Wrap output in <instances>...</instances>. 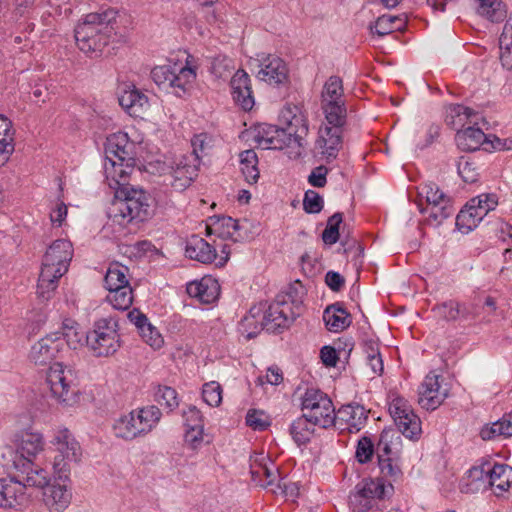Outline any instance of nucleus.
Returning a JSON list of instances; mask_svg holds the SVG:
<instances>
[{
  "label": "nucleus",
  "instance_id": "obj_26",
  "mask_svg": "<svg viewBox=\"0 0 512 512\" xmlns=\"http://www.w3.org/2000/svg\"><path fill=\"white\" fill-rule=\"evenodd\" d=\"M71 499L72 493L66 484H48L43 491V502L52 512H63Z\"/></svg>",
  "mask_w": 512,
  "mask_h": 512
},
{
  "label": "nucleus",
  "instance_id": "obj_24",
  "mask_svg": "<svg viewBox=\"0 0 512 512\" xmlns=\"http://www.w3.org/2000/svg\"><path fill=\"white\" fill-rule=\"evenodd\" d=\"M233 100L245 111L254 106V97L251 88V80L244 70H238L230 81Z\"/></svg>",
  "mask_w": 512,
  "mask_h": 512
},
{
  "label": "nucleus",
  "instance_id": "obj_54",
  "mask_svg": "<svg viewBox=\"0 0 512 512\" xmlns=\"http://www.w3.org/2000/svg\"><path fill=\"white\" fill-rule=\"evenodd\" d=\"M203 400L212 407H217L222 402V388L218 382L211 381L203 385Z\"/></svg>",
  "mask_w": 512,
  "mask_h": 512
},
{
  "label": "nucleus",
  "instance_id": "obj_31",
  "mask_svg": "<svg viewBox=\"0 0 512 512\" xmlns=\"http://www.w3.org/2000/svg\"><path fill=\"white\" fill-rule=\"evenodd\" d=\"M44 448V440L40 433L25 431L17 440V453L22 460L18 463L32 461Z\"/></svg>",
  "mask_w": 512,
  "mask_h": 512
},
{
  "label": "nucleus",
  "instance_id": "obj_44",
  "mask_svg": "<svg viewBox=\"0 0 512 512\" xmlns=\"http://www.w3.org/2000/svg\"><path fill=\"white\" fill-rule=\"evenodd\" d=\"M240 169L249 184H255L259 178V170L257 168L258 158L254 150H245L240 153Z\"/></svg>",
  "mask_w": 512,
  "mask_h": 512
},
{
  "label": "nucleus",
  "instance_id": "obj_41",
  "mask_svg": "<svg viewBox=\"0 0 512 512\" xmlns=\"http://www.w3.org/2000/svg\"><path fill=\"white\" fill-rule=\"evenodd\" d=\"M477 12L491 22H501L506 18V7L501 0H477Z\"/></svg>",
  "mask_w": 512,
  "mask_h": 512
},
{
  "label": "nucleus",
  "instance_id": "obj_12",
  "mask_svg": "<svg viewBox=\"0 0 512 512\" xmlns=\"http://www.w3.org/2000/svg\"><path fill=\"white\" fill-rule=\"evenodd\" d=\"M393 492V485L385 484L383 478H365L360 481L349 496L353 512H365L371 509L377 500Z\"/></svg>",
  "mask_w": 512,
  "mask_h": 512
},
{
  "label": "nucleus",
  "instance_id": "obj_50",
  "mask_svg": "<svg viewBox=\"0 0 512 512\" xmlns=\"http://www.w3.org/2000/svg\"><path fill=\"white\" fill-rule=\"evenodd\" d=\"M237 230L238 222L231 217H222L206 227L207 235L217 234L220 237H232Z\"/></svg>",
  "mask_w": 512,
  "mask_h": 512
},
{
  "label": "nucleus",
  "instance_id": "obj_29",
  "mask_svg": "<svg viewBox=\"0 0 512 512\" xmlns=\"http://www.w3.org/2000/svg\"><path fill=\"white\" fill-rule=\"evenodd\" d=\"M219 284L212 277H203L199 281H192L187 284L186 291L192 298L202 303H212L219 296Z\"/></svg>",
  "mask_w": 512,
  "mask_h": 512
},
{
  "label": "nucleus",
  "instance_id": "obj_14",
  "mask_svg": "<svg viewBox=\"0 0 512 512\" xmlns=\"http://www.w3.org/2000/svg\"><path fill=\"white\" fill-rule=\"evenodd\" d=\"M151 77L159 87L172 88L177 95H180L195 80L196 72L191 67L174 63L154 67Z\"/></svg>",
  "mask_w": 512,
  "mask_h": 512
},
{
  "label": "nucleus",
  "instance_id": "obj_30",
  "mask_svg": "<svg viewBox=\"0 0 512 512\" xmlns=\"http://www.w3.org/2000/svg\"><path fill=\"white\" fill-rule=\"evenodd\" d=\"M185 254L188 258L203 264L212 263L217 258L215 248L198 235L188 238Z\"/></svg>",
  "mask_w": 512,
  "mask_h": 512
},
{
  "label": "nucleus",
  "instance_id": "obj_25",
  "mask_svg": "<svg viewBox=\"0 0 512 512\" xmlns=\"http://www.w3.org/2000/svg\"><path fill=\"white\" fill-rule=\"evenodd\" d=\"M132 149L133 143L129 141L126 133H114L107 137L105 143L106 160L132 162L134 160Z\"/></svg>",
  "mask_w": 512,
  "mask_h": 512
},
{
  "label": "nucleus",
  "instance_id": "obj_58",
  "mask_svg": "<svg viewBox=\"0 0 512 512\" xmlns=\"http://www.w3.org/2000/svg\"><path fill=\"white\" fill-rule=\"evenodd\" d=\"M303 208L307 213H319L323 208V199L319 193L314 190L305 192L303 199Z\"/></svg>",
  "mask_w": 512,
  "mask_h": 512
},
{
  "label": "nucleus",
  "instance_id": "obj_2",
  "mask_svg": "<svg viewBox=\"0 0 512 512\" xmlns=\"http://www.w3.org/2000/svg\"><path fill=\"white\" fill-rule=\"evenodd\" d=\"M154 199L141 188L122 187L108 210L113 224L126 227L133 222H143L153 215Z\"/></svg>",
  "mask_w": 512,
  "mask_h": 512
},
{
  "label": "nucleus",
  "instance_id": "obj_57",
  "mask_svg": "<svg viewBox=\"0 0 512 512\" xmlns=\"http://www.w3.org/2000/svg\"><path fill=\"white\" fill-rule=\"evenodd\" d=\"M246 424L253 430L263 431L270 425V422L264 412L249 410L246 415Z\"/></svg>",
  "mask_w": 512,
  "mask_h": 512
},
{
  "label": "nucleus",
  "instance_id": "obj_51",
  "mask_svg": "<svg viewBox=\"0 0 512 512\" xmlns=\"http://www.w3.org/2000/svg\"><path fill=\"white\" fill-rule=\"evenodd\" d=\"M155 401L168 412L173 411L179 406V399L174 388L169 386H159L155 392Z\"/></svg>",
  "mask_w": 512,
  "mask_h": 512
},
{
  "label": "nucleus",
  "instance_id": "obj_53",
  "mask_svg": "<svg viewBox=\"0 0 512 512\" xmlns=\"http://www.w3.org/2000/svg\"><path fill=\"white\" fill-rule=\"evenodd\" d=\"M342 213L333 214L327 221V226L322 233V240L325 244L333 245L339 239V226L342 223Z\"/></svg>",
  "mask_w": 512,
  "mask_h": 512
},
{
  "label": "nucleus",
  "instance_id": "obj_42",
  "mask_svg": "<svg viewBox=\"0 0 512 512\" xmlns=\"http://www.w3.org/2000/svg\"><path fill=\"white\" fill-rule=\"evenodd\" d=\"M321 108L326 119V123L324 125L343 128L347 117V108L345 102H330L322 104Z\"/></svg>",
  "mask_w": 512,
  "mask_h": 512
},
{
  "label": "nucleus",
  "instance_id": "obj_3",
  "mask_svg": "<svg viewBox=\"0 0 512 512\" xmlns=\"http://www.w3.org/2000/svg\"><path fill=\"white\" fill-rule=\"evenodd\" d=\"M117 12L106 9L89 13L75 27V40L84 53L100 52L114 34Z\"/></svg>",
  "mask_w": 512,
  "mask_h": 512
},
{
  "label": "nucleus",
  "instance_id": "obj_22",
  "mask_svg": "<svg viewBox=\"0 0 512 512\" xmlns=\"http://www.w3.org/2000/svg\"><path fill=\"white\" fill-rule=\"evenodd\" d=\"M367 419V411L363 406L345 405L339 409L333 425L341 430L357 433L365 426Z\"/></svg>",
  "mask_w": 512,
  "mask_h": 512
},
{
  "label": "nucleus",
  "instance_id": "obj_33",
  "mask_svg": "<svg viewBox=\"0 0 512 512\" xmlns=\"http://www.w3.org/2000/svg\"><path fill=\"white\" fill-rule=\"evenodd\" d=\"M323 320L332 332H340L351 324L349 313L339 304L328 306L323 313Z\"/></svg>",
  "mask_w": 512,
  "mask_h": 512
},
{
  "label": "nucleus",
  "instance_id": "obj_62",
  "mask_svg": "<svg viewBox=\"0 0 512 512\" xmlns=\"http://www.w3.org/2000/svg\"><path fill=\"white\" fill-rule=\"evenodd\" d=\"M476 207H481L485 210V214L494 210L498 204L497 196L495 194H481L470 200Z\"/></svg>",
  "mask_w": 512,
  "mask_h": 512
},
{
  "label": "nucleus",
  "instance_id": "obj_7",
  "mask_svg": "<svg viewBox=\"0 0 512 512\" xmlns=\"http://www.w3.org/2000/svg\"><path fill=\"white\" fill-rule=\"evenodd\" d=\"M51 443L56 452L53 459L54 473L59 479L67 480L72 465L81 461V446L67 428L55 430Z\"/></svg>",
  "mask_w": 512,
  "mask_h": 512
},
{
  "label": "nucleus",
  "instance_id": "obj_6",
  "mask_svg": "<svg viewBox=\"0 0 512 512\" xmlns=\"http://www.w3.org/2000/svg\"><path fill=\"white\" fill-rule=\"evenodd\" d=\"M418 207L426 216V223L438 227L444 220L451 217L455 209L452 199L437 184L425 183L418 188Z\"/></svg>",
  "mask_w": 512,
  "mask_h": 512
},
{
  "label": "nucleus",
  "instance_id": "obj_28",
  "mask_svg": "<svg viewBox=\"0 0 512 512\" xmlns=\"http://www.w3.org/2000/svg\"><path fill=\"white\" fill-rule=\"evenodd\" d=\"M119 104L134 117H140L149 108L147 95L134 85L128 86L127 89L121 93Z\"/></svg>",
  "mask_w": 512,
  "mask_h": 512
},
{
  "label": "nucleus",
  "instance_id": "obj_11",
  "mask_svg": "<svg viewBox=\"0 0 512 512\" xmlns=\"http://www.w3.org/2000/svg\"><path fill=\"white\" fill-rule=\"evenodd\" d=\"M301 408L307 418L320 428H329L336 421L334 405L327 394L309 388L301 397Z\"/></svg>",
  "mask_w": 512,
  "mask_h": 512
},
{
  "label": "nucleus",
  "instance_id": "obj_46",
  "mask_svg": "<svg viewBox=\"0 0 512 512\" xmlns=\"http://www.w3.org/2000/svg\"><path fill=\"white\" fill-rule=\"evenodd\" d=\"M496 436H512V414L505 415L502 419L493 423L491 427L481 430V437L484 440L492 439Z\"/></svg>",
  "mask_w": 512,
  "mask_h": 512
},
{
  "label": "nucleus",
  "instance_id": "obj_38",
  "mask_svg": "<svg viewBox=\"0 0 512 512\" xmlns=\"http://www.w3.org/2000/svg\"><path fill=\"white\" fill-rule=\"evenodd\" d=\"M14 151L12 122L0 114V166L4 165Z\"/></svg>",
  "mask_w": 512,
  "mask_h": 512
},
{
  "label": "nucleus",
  "instance_id": "obj_34",
  "mask_svg": "<svg viewBox=\"0 0 512 512\" xmlns=\"http://www.w3.org/2000/svg\"><path fill=\"white\" fill-rule=\"evenodd\" d=\"M455 139L458 147L464 151H475L488 142L485 133L474 126L457 131Z\"/></svg>",
  "mask_w": 512,
  "mask_h": 512
},
{
  "label": "nucleus",
  "instance_id": "obj_18",
  "mask_svg": "<svg viewBox=\"0 0 512 512\" xmlns=\"http://www.w3.org/2000/svg\"><path fill=\"white\" fill-rule=\"evenodd\" d=\"M256 61L259 70L257 77L270 85H281L288 80L286 63L278 56L272 54H259Z\"/></svg>",
  "mask_w": 512,
  "mask_h": 512
},
{
  "label": "nucleus",
  "instance_id": "obj_59",
  "mask_svg": "<svg viewBox=\"0 0 512 512\" xmlns=\"http://www.w3.org/2000/svg\"><path fill=\"white\" fill-rule=\"evenodd\" d=\"M142 339L154 349H158L163 344V338L161 334L153 327L150 323L142 326V330L139 332Z\"/></svg>",
  "mask_w": 512,
  "mask_h": 512
},
{
  "label": "nucleus",
  "instance_id": "obj_36",
  "mask_svg": "<svg viewBox=\"0 0 512 512\" xmlns=\"http://www.w3.org/2000/svg\"><path fill=\"white\" fill-rule=\"evenodd\" d=\"M486 215L483 208H478L473 203L469 202L465 208L458 213L456 225L459 230L469 232L476 228Z\"/></svg>",
  "mask_w": 512,
  "mask_h": 512
},
{
  "label": "nucleus",
  "instance_id": "obj_60",
  "mask_svg": "<svg viewBox=\"0 0 512 512\" xmlns=\"http://www.w3.org/2000/svg\"><path fill=\"white\" fill-rule=\"evenodd\" d=\"M374 452L372 441L368 437H362L357 444L356 458L360 463L368 462Z\"/></svg>",
  "mask_w": 512,
  "mask_h": 512
},
{
  "label": "nucleus",
  "instance_id": "obj_8",
  "mask_svg": "<svg viewBox=\"0 0 512 512\" xmlns=\"http://www.w3.org/2000/svg\"><path fill=\"white\" fill-rule=\"evenodd\" d=\"M199 166L200 158L196 154H183L165 159L159 170L169 185L175 190L183 191L197 176Z\"/></svg>",
  "mask_w": 512,
  "mask_h": 512
},
{
  "label": "nucleus",
  "instance_id": "obj_49",
  "mask_svg": "<svg viewBox=\"0 0 512 512\" xmlns=\"http://www.w3.org/2000/svg\"><path fill=\"white\" fill-rule=\"evenodd\" d=\"M235 65L230 57L218 54L210 57V72L217 78H226L234 70Z\"/></svg>",
  "mask_w": 512,
  "mask_h": 512
},
{
  "label": "nucleus",
  "instance_id": "obj_32",
  "mask_svg": "<svg viewBox=\"0 0 512 512\" xmlns=\"http://www.w3.org/2000/svg\"><path fill=\"white\" fill-rule=\"evenodd\" d=\"M15 467L22 474L20 481L25 484V488L29 486L45 489L49 484L50 478L48 472L35 465L32 461H26L21 464L15 461Z\"/></svg>",
  "mask_w": 512,
  "mask_h": 512
},
{
  "label": "nucleus",
  "instance_id": "obj_27",
  "mask_svg": "<svg viewBox=\"0 0 512 512\" xmlns=\"http://www.w3.org/2000/svg\"><path fill=\"white\" fill-rule=\"evenodd\" d=\"M112 433L116 438L124 441H133L144 437L133 410L114 419Z\"/></svg>",
  "mask_w": 512,
  "mask_h": 512
},
{
  "label": "nucleus",
  "instance_id": "obj_52",
  "mask_svg": "<svg viewBox=\"0 0 512 512\" xmlns=\"http://www.w3.org/2000/svg\"><path fill=\"white\" fill-rule=\"evenodd\" d=\"M457 170L460 177L466 183H475L479 178V172L475 162L470 157L462 156L459 158Z\"/></svg>",
  "mask_w": 512,
  "mask_h": 512
},
{
  "label": "nucleus",
  "instance_id": "obj_9",
  "mask_svg": "<svg viewBox=\"0 0 512 512\" xmlns=\"http://www.w3.org/2000/svg\"><path fill=\"white\" fill-rule=\"evenodd\" d=\"M86 344L98 357L114 354L120 347L117 320L111 316L97 320L86 335Z\"/></svg>",
  "mask_w": 512,
  "mask_h": 512
},
{
  "label": "nucleus",
  "instance_id": "obj_1",
  "mask_svg": "<svg viewBox=\"0 0 512 512\" xmlns=\"http://www.w3.org/2000/svg\"><path fill=\"white\" fill-rule=\"evenodd\" d=\"M282 118L286 123L284 128H277L269 124H260L255 128L254 141L262 149H278L296 146L302 148L306 145L308 135V120L297 107L288 108Z\"/></svg>",
  "mask_w": 512,
  "mask_h": 512
},
{
  "label": "nucleus",
  "instance_id": "obj_47",
  "mask_svg": "<svg viewBox=\"0 0 512 512\" xmlns=\"http://www.w3.org/2000/svg\"><path fill=\"white\" fill-rule=\"evenodd\" d=\"M473 116H475V113L471 108L455 104L448 108L446 122L454 128H458L463 126L465 121L472 122L471 117Z\"/></svg>",
  "mask_w": 512,
  "mask_h": 512
},
{
  "label": "nucleus",
  "instance_id": "obj_13",
  "mask_svg": "<svg viewBox=\"0 0 512 512\" xmlns=\"http://www.w3.org/2000/svg\"><path fill=\"white\" fill-rule=\"evenodd\" d=\"M400 440V436L397 435L395 431L388 429L381 432L377 444L382 477L386 478L389 481L388 484L391 485V482H398L403 476L397 461L390 457V455H396L398 453Z\"/></svg>",
  "mask_w": 512,
  "mask_h": 512
},
{
  "label": "nucleus",
  "instance_id": "obj_61",
  "mask_svg": "<svg viewBox=\"0 0 512 512\" xmlns=\"http://www.w3.org/2000/svg\"><path fill=\"white\" fill-rule=\"evenodd\" d=\"M186 428H204L203 418L200 410L190 406L183 414Z\"/></svg>",
  "mask_w": 512,
  "mask_h": 512
},
{
  "label": "nucleus",
  "instance_id": "obj_64",
  "mask_svg": "<svg viewBox=\"0 0 512 512\" xmlns=\"http://www.w3.org/2000/svg\"><path fill=\"white\" fill-rule=\"evenodd\" d=\"M210 144V137L206 133L195 135L191 140L192 152L189 154H196L200 158V153H203Z\"/></svg>",
  "mask_w": 512,
  "mask_h": 512
},
{
  "label": "nucleus",
  "instance_id": "obj_10",
  "mask_svg": "<svg viewBox=\"0 0 512 512\" xmlns=\"http://www.w3.org/2000/svg\"><path fill=\"white\" fill-rule=\"evenodd\" d=\"M128 268L112 263L105 275V287L109 291L106 299L117 310H127L133 302L132 288L127 278Z\"/></svg>",
  "mask_w": 512,
  "mask_h": 512
},
{
  "label": "nucleus",
  "instance_id": "obj_35",
  "mask_svg": "<svg viewBox=\"0 0 512 512\" xmlns=\"http://www.w3.org/2000/svg\"><path fill=\"white\" fill-rule=\"evenodd\" d=\"M133 411L144 437L151 433L158 426L162 417L160 408L155 405H147L141 408L133 409Z\"/></svg>",
  "mask_w": 512,
  "mask_h": 512
},
{
  "label": "nucleus",
  "instance_id": "obj_55",
  "mask_svg": "<svg viewBox=\"0 0 512 512\" xmlns=\"http://www.w3.org/2000/svg\"><path fill=\"white\" fill-rule=\"evenodd\" d=\"M264 328H266L265 321L262 319L258 322L253 310H250L249 315L245 316L241 322V330L246 333L247 339L254 338Z\"/></svg>",
  "mask_w": 512,
  "mask_h": 512
},
{
  "label": "nucleus",
  "instance_id": "obj_48",
  "mask_svg": "<svg viewBox=\"0 0 512 512\" xmlns=\"http://www.w3.org/2000/svg\"><path fill=\"white\" fill-rule=\"evenodd\" d=\"M87 333L84 332L76 323L71 322V325L65 323L63 332L59 336L62 341H66L67 345L72 349H77L79 346L86 342Z\"/></svg>",
  "mask_w": 512,
  "mask_h": 512
},
{
  "label": "nucleus",
  "instance_id": "obj_56",
  "mask_svg": "<svg viewBox=\"0 0 512 512\" xmlns=\"http://www.w3.org/2000/svg\"><path fill=\"white\" fill-rule=\"evenodd\" d=\"M437 316L447 320H456L460 315V306L455 301H447L433 308Z\"/></svg>",
  "mask_w": 512,
  "mask_h": 512
},
{
  "label": "nucleus",
  "instance_id": "obj_23",
  "mask_svg": "<svg viewBox=\"0 0 512 512\" xmlns=\"http://www.w3.org/2000/svg\"><path fill=\"white\" fill-rule=\"evenodd\" d=\"M343 129L323 125L319 129L316 147L327 160L335 159L342 147Z\"/></svg>",
  "mask_w": 512,
  "mask_h": 512
},
{
  "label": "nucleus",
  "instance_id": "obj_20",
  "mask_svg": "<svg viewBox=\"0 0 512 512\" xmlns=\"http://www.w3.org/2000/svg\"><path fill=\"white\" fill-rule=\"evenodd\" d=\"M29 495L25 491V484L16 478L0 479V507L18 508L27 505Z\"/></svg>",
  "mask_w": 512,
  "mask_h": 512
},
{
  "label": "nucleus",
  "instance_id": "obj_15",
  "mask_svg": "<svg viewBox=\"0 0 512 512\" xmlns=\"http://www.w3.org/2000/svg\"><path fill=\"white\" fill-rule=\"evenodd\" d=\"M46 382L52 397L59 403L70 405L75 401L76 390L72 386V371L62 363L55 362L49 367Z\"/></svg>",
  "mask_w": 512,
  "mask_h": 512
},
{
  "label": "nucleus",
  "instance_id": "obj_39",
  "mask_svg": "<svg viewBox=\"0 0 512 512\" xmlns=\"http://www.w3.org/2000/svg\"><path fill=\"white\" fill-rule=\"evenodd\" d=\"M405 24L406 20L402 16L382 15L369 28L372 34L383 37L396 30L403 29Z\"/></svg>",
  "mask_w": 512,
  "mask_h": 512
},
{
  "label": "nucleus",
  "instance_id": "obj_4",
  "mask_svg": "<svg viewBox=\"0 0 512 512\" xmlns=\"http://www.w3.org/2000/svg\"><path fill=\"white\" fill-rule=\"evenodd\" d=\"M73 257V245L69 240L54 241L43 256L41 272L37 284V294L43 300L52 297L59 279L68 271Z\"/></svg>",
  "mask_w": 512,
  "mask_h": 512
},
{
  "label": "nucleus",
  "instance_id": "obj_40",
  "mask_svg": "<svg viewBox=\"0 0 512 512\" xmlns=\"http://www.w3.org/2000/svg\"><path fill=\"white\" fill-rule=\"evenodd\" d=\"M263 320L265 321L266 329L271 330L273 328L286 327L292 321V318L287 314L284 304L275 303L271 304L265 311Z\"/></svg>",
  "mask_w": 512,
  "mask_h": 512
},
{
  "label": "nucleus",
  "instance_id": "obj_17",
  "mask_svg": "<svg viewBox=\"0 0 512 512\" xmlns=\"http://www.w3.org/2000/svg\"><path fill=\"white\" fill-rule=\"evenodd\" d=\"M448 389L441 384V376L429 373L418 388V403L426 410L437 409L447 398Z\"/></svg>",
  "mask_w": 512,
  "mask_h": 512
},
{
  "label": "nucleus",
  "instance_id": "obj_37",
  "mask_svg": "<svg viewBox=\"0 0 512 512\" xmlns=\"http://www.w3.org/2000/svg\"><path fill=\"white\" fill-rule=\"evenodd\" d=\"M129 167L130 162H127L125 167L124 162L118 160L105 161L104 170L111 188H114L117 191L122 187H130L129 185H125V181L128 177L127 168Z\"/></svg>",
  "mask_w": 512,
  "mask_h": 512
},
{
  "label": "nucleus",
  "instance_id": "obj_16",
  "mask_svg": "<svg viewBox=\"0 0 512 512\" xmlns=\"http://www.w3.org/2000/svg\"><path fill=\"white\" fill-rule=\"evenodd\" d=\"M389 412L401 434L410 440L420 437L421 421L406 399L395 397L389 405Z\"/></svg>",
  "mask_w": 512,
  "mask_h": 512
},
{
  "label": "nucleus",
  "instance_id": "obj_19",
  "mask_svg": "<svg viewBox=\"0 0 512 512\" xmlns=\"http://www.w3.org/2000/svg\"><path fill=\"white\" fill-rule=\"evenodd\" d=\"M470 476L475 479H482L483 475L488 479L489 485L495 487L499 492L507 491L512 483V467L507 464H489L482 467H474L469 470Z\"/></svg>",
  "mask_w": 512,
  "mask_h": 512
},
{
  "label": "nucleus",
  "instance_id": "obj_5",
  "mask_svg": "<svg viewBox=\"0 0 512 512\" xmlns=\"http://www.w3.org/2000/svg\"><path fill=\"white\" fill-rule=\"evenodd\" d=\"M251 481L260 487L269 488L274 494H281L294 500L299 495L296 482L282 478L278 467L265 453H255L250 457Z\"/></svg>",
  "mask_w": 512,
  "mask_h": 512
},
{
  "label": "nucleus",
  "instance_id": "obj_21",
  "mask_svg": "<svg viewBox=\"0 0 512 512\" xmlns=\"http://www.w3.org/2000/svg\"><path fill=\"white\" fill-rule=\"evenodd\" d=\"M62 347L63 341L59 332L46 335L31 347L29 357L36 365H47L51 363Z\"/></svg>",
  "mask_w": 512,
  "mask_h": 512
},
{
  "label": "nucleus",
  "instance_id": "obj_43",
  "mask_svg": "<svg viewBox=\"0 0 512 512\" xmlns=\"http://www.w3.org/2000/svg\"><path fill=\"white\" fill-rule=\"evenodd\" d=\"M316 426L312 420L302 415L292 422L290 434L298 445H302L310 440Z\"/></svg>",
  "mask_w": 512,
  "mask_h": 512
},
{
  "label": "nucleus",
  "instance_id": "obj_63",
  "mask_svg": "<svg viewBox=\"0 0 512 512\" xmlns=\"http://www.w3.org/2000/svg\"><path fill=\"white\" fill-rule=\"evenodd\" d=\"M283 381V374L281 370L276 367L272 366L267 369L265 376H259L256 380V383L258 385H264L266 383L271 385H278Z\"/></svg>",
  "mask_w": 512,
  "mask_h": 512
},
{
  "label": "nucleus",
  "instance_id": "obj_45",
  "mask_svg": "<svg viewBox=\"0 0 512 512\" xmlns=\"http://www.w3.org/2000/svg\"><path fill=\"white\" fill-rule=\"evenodd\" d=\"M338 101L345 102L342 80L338 76H331L323 86L321 105Z\"/></svg>",
  "mask_w": 512,
  "mask_h": 512
}]
</instances>
